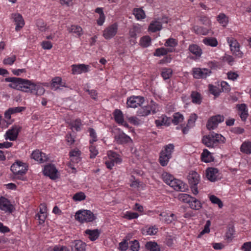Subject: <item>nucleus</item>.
I'll list each match as a JSON object with an SVG mask.
<instances>
[{
	"instance_id": "obj_1",
	"label": "nucleus",
	"mask_w": 251,
	"mask_h": 251,
	"mask_svg": "<svg viewBox=\"0 0 251 251\" xmlns=\"http://www.w3.org/2000/svg\"><path fill=\"white\" fill-rule=\"evenodd\" d=\"M5 81L11 82L8 86L25 92L30 93L37 96L44 94L45 89L40 83L35 84L31 81L20 77H7Z\"/></svg>"
},
{
	"instance_id": "obj_2",
	"label": "nucleus",
	"mask_w": 251,
	"mask_h": 251,
	"mask_svg": "<svg viewBox=\"0 0 251 251\" xmlns=\"http://www.w3.org/2000/svg\"><path fill=\"white\" fill-rule=\"evenodd\" d=\"M27 168L28 166L25 163L17 160L12 164L10 170L14 175V178L22 179V176L26 174Z\"/></svg>"
},
{
	"instance_id": "obj_3",
	"label": "nucleus",
	"mask_w": 251,
	"mask_h": 251,
	"mask_svg": "<svg viewBox=\"0 0 251 251\" xmlns=\"http://www.w3.org/2000/svg\"><path fill=\"white\" fill-rule=\"evenodd\" d=\"M174 145L173 144H169L165 146L163 150L160 152L159 162L163 166H166L170 159L172 157V154L174 150Z\"/></svg>"
},
{
	"instance_id": "obj_4",
	"label": "nucleus",
	"mask_w": 251,
	"mask_h": 251,
	"mask_svg": "<svg viewBox=\"0 0 251 251\" xmlns=\"http://www.w3.org/2000/svg\"><path fill=\"white\" fill-rule=\"evenodd\" d=\"M226 40L232 54L238 58H242L243 52L240 50L241 46L237 39L232 36H228L226 38Z\"/></svg>"
},
{
	"instance_id": "obj_5",
	"label": "nucleus",
	"mask_w": 251,
	"mask_h": 251,
	"mask_svg": "<svg viewBox=\"0 0 251 251\" xmlns=\"http://www.w3.org/2000/svg\"><path fill=\"white\" fill-rule=\"evenodd\" d=\"M75 219L83 223L92 222L96 219L94 213L90 210H82L77 211L75 215Z\"/></svg>"
},
{
	"instance_id": "obj_6",
	"label": "nucleus",
	"mask_w": 251,
	"mask_h": 251,
	"mask_svg": "<svg viewBox=\"0 0 251 251\" xmlns=\"http://www.w3.org/2000/svg\"><path fill=\"white\" fill-rule=\"evenodd\" d=\"M188 180L193 193L196 195L198 194L197 185L200 182V176L195 171L190 172L188 176Z\"/></svg>"
},
{
	"instance_id": "obj_7",
	"label": "nucleus",
	"mask_w": 251,
	"mask_h": 251,
	"mask_svg": "<svg viewBox=\"0 0 251 251\" xmlns=\"http://www.w3.org/2000/svg\"><path fill=\"white\" fill-rule=\"evenodd\" d=\"M219 134L214 132H210L207 135H205L202 139V143L207 147H213L214 145L219 142Z\"/></svg>"
},
{
	"instance_id": "obj_8",
	"label": "nucleus",
	"mask_w": 251,
	"mask_h": 251,
	"mask_svg": "<svg viewBox=\"0 0 251 251\" xmlns=\"http://www.w3.org/2000/svg\"><path fill=\"white\" fill-rule=\"evenodd\" d=\"M118 27V25L116 23L107 27L103 31V36L104 38L106 40H108L114 37L117 34Z\"/></svg>"
},
{
	"instance_id": "obj_9",
	"label": "nucleus",
	"mask_w": 251,
	"mask_h": 251,
	"mask_svg": "<svg viewBox=\"0 0 251 251\" xmlns=\"http://www.w3.org/2000/svg\"><path fill=\"white\" fill-rule=\"evenodd\" d=\"M21 129L22 127L20 126H13L10 129L6 131L5 139H8L10 141L16 140Z\"/></svg>"
},
{
	"instance_id": "obj_10",
	"label": "nucleus",
	"mask_w": 251,
	"mask_h": 251,
	"mask_svg": "<svg viewBox=\"0 0 251 251\" xmlns=\"http://www.w3.org/2000/svg\"><path fill=\"white\" fill-rule=\"evenodd\" d=\"M211 73V71L207 69L195 68L193 69V75L196 79H203L207 77Z\"/></svg>"
},
{
	"instance_id": "obj_11",
	"label": "nucleus",
	"mask_w": 251,
	"mask_h": 251,
	"mask_svg": "<svg viewBox=\"0 0 251 251\" xmlns=\"http://www.w3.org/2000/svg\"><path fill=\"white\" fill-rule=\"evenodd\" d=\"M57 170L53 164H49L45 166L44 174L50 177L51 179H55L57 178Z\"/></svg>"
},
{
	"instance_id": "obj_12",
	"label": "nucleus",
	"mask_w": 251,
	"mask_h": 251,
	"mask_svg": "<svg viewBox=\"0 0 251 251\" xmlns=\"http://www.w3.org/2000/svg\"><path fill=\"white\" fill-rule=\"evenodd\" d=\"M144 101V98L141 96H132L130 97L127 100L128 107L135 108L140 106Z\"/></svg>"
},
{
	"instance_id": "obj_13",
	"label": "nucleus",
	"mask_w": 251,
	"mask_h": 251,
	"mask_svg": "<svg viewBox=\"0 0 251 251\" xmlns=\"http://www.w3.org/2000/svg\"><path fill=\"white\" fill-rule=\"evenodd\" d=\"M0 209L5 212L12 213L14 206L7 199L1 197H0Z\"/></svg>"
},
{
	"instance_id": "obj_14",
	"label": "nucleus",
	"mask_w": 251,
	"mask_h": 251,
	"mask_svg": "<svg viewBox=\"0 0 251 251\" xmlns=\"http://www.w3.org/2000/svg\"><path fill=\"white\" fill-rule=\"evenodd\" d=\"M176 191L184 192L187 189V185L179 179L174 178L169 185Z\"/></svg>"
},
{
	"instance_id": "obj_15",
	"label": "nucleus",
	"mask_w": 251,
	"mask_h": 251,
	"mask_svg": "<svg viewBox=\"0 0 251 251\" xmlns=\"http://www.w3.org/2000/svg\"><path fill=\"white\" fill-rule=\"evenodd\" d=\"M116 143L119 144H124L132 141L130 137L124 132H121L114 137Z\"/></svg>"
},
{
	"instance_id": "obj_16",
	"label": "nucleus",
	"mask_w": 251,
	"mask_h": 251,
	"mask_svg": "<svg viewBox=\"0 0 251 251\" xmlns=\"http://www.w3.org/2000/svg\"><path fill=\"white\" fill-rule=\"evenodd\" d=\"M31 158L40 163H43L48 160V157L45 154L38 150H36L32 152Z\"/></svg>"
},
{
	"instance_id": "obj_17",
	"label": "nucleus",
	"mask_w": 251,
	"mask_h": 251,
	"mask_svg": "<svg viewBox=\"0 0 251 251\" xmlns=\"http://www.w3.org/2000/svg\"><path fill=\"white\" fill-rule=\"evenodd\" d=\"M220 123V115L211 117L208 121L206 127L208 129H213L217 127Z\"/></svg>"
},
{
	"instance_id": "obj_18",
	"label": "nucleus",
	"mask_w": 251,
	"mask_h": 251,
	"mask_svg": "<svg viewBox=\"0 0 251 251\" xmlns=\"http://www.w3.org/2000/svg\"><path fill=\"white\" fill-rule=\"evenodd\" d=\"M12 17L15 22V30L16 31L20 30L25 25V22L22 15L18 13L13 14Z\"/></svg>"
},
{
	"instance_id": "obj_19",
	"label": "nucleus",
	"mask_w": 251,
	"mask_h": 251,
	"mask_svg": "<svg viewBox=\"0 0 251 251\" xmlns=\"http://www.w3.org/2000/svg\"><path fill=\"white\" fill-rule=\"evenodd\" d=\"M86 245L81 240H75L71 245L72 251H86Z\"/></svg>"
},
{
	"instance_id": "obj_20",
	"label": "nucleus",
	"mask_w": 251,
	"mask_h": 251,
	"mask_svg": "<svg viewBox=\"0 0 251 251\" xmlns=\"http://www.w3.org/2000/svg\"><path fill=\"white\" fill-rule=\"evenodd\" d=\"M88 66L84 64H79V65H73L72 67V74H80L83 72L86 73L88 71Z\"/></svg>"
},
{
	"instance_id": "obj_21",
	"label": "nucleus",
	"mask_w": 251,
	"mask_h": 251,
	"mask_svg": "<svg viewBox=\"0 0 251 251\" xmlns=\"http://www.w3.org/2000/svg\"><path fill=\"white\" fill-rule=\"evenodd\" d=\"M238 110L239 111V115L242 120L245 121L248 118L249 114L248 108L246 105L244 103L238 104L237 105Z\"/></svg>"
},
{
	"instance_id": "obj_22",
	"label": "nucleus",
	"mask_w": 251,
	"mask_h": 251,
	"mask_svg": "<svg viewBox=\"0 0 251 251\" xmlns=\"http://www.w3.org/2000/svg\"><path fill=\"white\" fill-rule=\"evenodd\" d=\"M25 107L22 106L9 108L5 111L4 113V117L7 119H10L11 118V114L21 112L25 110Z\"/></svg>"
},
{
	"instance_id": "obj_23",
	"label": "nucleus",
	"mask_w": 251,
	"mask_h": 251,
	"mask_svg": "<svg viewBox=\"0 0 251 251\" xmlns=\"http://www.w3.org/2000/svg\"><path fill=\"white\" fill-rule=\"evenodd\" d=\"M218 173L217 168H208L206 170L205 175L208 180L215 181L216 180V174Z\"/></svg>"
},
{
	"instance_id": "obj_24",
	"label": "nucleus",
	"mask_w": 251,
	"mask_h": 251,
	"mask_svg": "<svg viewBox=\"0 0 251 251\" xmlns=\"http://www.w3.org/2000/svg\"><path fill=\"white\" fill-rule=\"evenodd\" d=\"M85 233L89 236L88 238L91 241H94L99 238L100 232L98 229L93 230L88 229L85 231Z\"/></svg>"
},
{
	"instance_id": "obj_25",
	"label": "nucleus",
	"mask_w": 251,
	"mask_h": 251,
	"mask_svg": "<svg viewBox=\"0 0 251 251\" xmlns=\"http://www.w3.org/2000/svg\"><path fill=\"white\" fill-rule=\"evenodd\" d=\"M235 230L232 224H229L226 227V231L225 234V239L228 242L231 241L234 238Z\"/></svg>"
},
{
	"instance_id": "obj_26",
	"label": "nucleus",
	"mask_w": 251,
	"mask_h": 251,
	"mask_svg": "<svg viewBox=\"0 0 251 251\" xmlns=\"http://www.w3.org/2000/svg\"><path fill=\"white\" fill-rule=\"evenodd\" d=\"M112 156L113 159L109 158V160L105 162V164L106 167L109 169H112V167L114 166V163H118L122 162V159L116 156L117 154L115 152H112Z\"/></svg>"
},
{
	"instance_id": "obj_27",
	"label": "nucleus",
	"mask_w": 251,
	"mask_h": 251,
	"mask_svg": "<svg viewBox=\"0 0 251 251\" xmlns=\"http://www.w3.org/2000/svg\"><path fill=\"white\" fill-rule=\"evenodd\" d=\"M240 151L246 154H251V141L246 140L244 141L240 147Z\"/></svg>"
},
{
	"instance_id": "obj_28",
	"label": "nucleus",
	"mask_w": 251,
	"mask_h": 251,
	"mask_svg": "<svg viewBox=\"0 0 251 251\" xmlns=\"http://www.w3.org/2000/svg\"><path fill=\"white\" fill-rule=\"evenodd\" d=\"M189 50L196 56V58H199L202 54V50L196 44H191L189 47Z\"/></svg>"
},
{
	"instance_id": "obj_29",
	"label": "nucleus",
	"mask_w": 251,
	"mask_h": 251,
	"mask_svg": "<svg viewBox=\"0 0 251 251\" xmlns=\"http://www.w3.org/2000/svg\"><path fill=\"white\" fill-rule=\"evenodd\" d=\"M162 28L161 22L159 21H152L149 26L148 30L152 32L160 30Z\"/></svg>"
},
{
	"instance_id": "obj_30",
	"label": "nucleus",
	"mask_w": 251,
	"mask_h": 251,
	"mask_svg": "<svg viewBox=\"0 0 251 251\" xmlns=\"http://www.w3.org/2000/svg\"><path fill=\"white\" fill-rule=\"evenodd\" d=\"M69 154L70 156L72 157L71 161L73 162L78 163L80 161L81 151L78 149L71 151Z\"/></svg>"
},
{
	"instance_id": "obj_31",
	"label": "nucleus",
	"mask_w": 251,
	"mask_h": 251,
	"mask_svg": "<svg viewBox=\"0 0 251 251\" xmlns=\"http://www.w3.org/2000/svg\"><path fill=\"white\" fill-rule=\"evenodd\" d=\"M159 216L163 218L162 220L167 224L171 223L173 221H175L176 219V216L173 213L169 215L165 212H162L159 214Z\"/></svg>"
},
{
	"instance_id": "obj_32",
	"label": "nucleus",
	"mask_w": 251,
	"mask_h": 251,
	"mask_svg": "<svg viewBox=\"0 0 251 251\" xmlns=\"http://www.w3.org/2000/svg\"><path fill=\"white\" fill-rule=\"evenodd\" d=\"M51 87L59 88V87H66V83L62 81V78L60 77H55L52 79Z\"/></svg>"
},
{
	"instance_id": "obj_33",
	"label": "nucleus",
	"mask_w": 251,
	"mask_h": 251,
	"mask_svg": "<svg viewBox=\"0 0 251 251\" xmlns=\"http://www.w3.org/2000/svg\"><path fill=\"white\" fill-rule=\"evenodd\" d=\"M113 116L115 122L120 124L124 123V115L121 110L116 109L113 112Z\"/></svg>"
},
{
	"instance_id": "obj_34",
	"label": "nucleus",
	"mask_w": 251,
	"mask_h": 251,
	"mask_svg": "<svg viewBox=\"0 0 251 251\" xmlns=\"http://www.w3.org/2000/svg\"><path fill=\"white\" fill-rule=\"evenodd\" d=\"M145 246V248L150 251H160L159 246L155 242H147Z\"/></svg>"
},
{
	"instance_id": "obj_35",
	"label": "nucleus",
	"mask_w": 251,
	"mask_h": 251,
	"mask_svg": "<svg viewBox=\"0 0 251 251\" xmlns=\"http://www.w3.org/2000/svg\"><path fill=\"white\" fill-rule=\"evenodd\" d=\"M201 160L205 163H209L213 161L211 153L207 150L204 149L201 154Z\"/></svg>"
},
{
	"instance_id": "obj_36",
	"label": "nucleus",
	"mask_w": 251,
	"mask_h": 251,
	"mask_svg": "<svg viewBox=\"0 0 251 251\" xmlns=\"http://www.w3.org/2000/svg\"><path fill=\"white\" fill-rule=\"evenodd\" d=\"M189 204L191 208L196 210H198L202 207L201 201L194 197L192 198Z\"/></svg>"
},
{
	"instance_id": "obj_37",
	"label": "nucleus",
	"mask_w": 251,
	"mask_h": 251,
	"mask_svg": "<svg viewBox=\"0 0 251 251\" xmlns=\"http://www.w3.org/2000/svg\"><path fill=\"white\" fill-rule=\"evenodd\" d=\"M171 122V118H168L166 116L162 115L161 117V120H156L155 124L157 126L162 125L169 126Z\"/></svg>"
},
{
	"instance_id": "obj_38",
	"label": "nucleus",
	"mask_w": 251,
	"mask_h": 251,
	"mask_svg": "<svg viewBox=\"0 0 251 251\" xmlns=\"http://www.w3.org/2000/svg\"><path fill=\"white\" fill-rule=\"evenodd\" d=\"M191 97L192 99V101L194 103L198 104H200L201 103L202 98L201 95L199 93L196 91L192 92Z\"/></svg>"
},
{
	"instance_id": "obj_39",
	"label": "nucleus",
	"mask_w": 251,
	"mask_h": 251,
	"mask_svg": "<svg viewBox=\"0 0 251 251\" xmlns=\"http://www.w3.org/2000/svg\"><path fill=\"white\" fill-rule=\"evenodd\" d=\"M184 120V117L182 114L179 112L175 113L173 115V118L171 119V121L175 125H178Z\"/></svg>"
},
{
	"instance_id": "obj_40",
	"label": "nucleus",
	"mask_w": 251,
	"mask_h": 251,
	"mask_svg": "<svg viewBox=\"0 0 251 251\" xmlns=\"http://www.w3.org/2000/svg\"><path fill=\"white\" fill-rule=\"evenodd\" d=\"M202 42L206 45L211 47H216L218 45V42L215 38L206 37L203 39Z\"/></svg>"
},
{
	"instance_id": "obj_41",
	"label": "nucleus",
	"mask_w": 251,
	"mask_h": 251,
	"mask_svg": "<svg viewBox=\"0 0 251 251\" xmlns=\"http://www.w3.org/2000/svg\"><path fill=\"white\" fill-rule=\"evenodd\" d=\"M150 114V111L149 109L148 105L145 106H141L137 111V115L138 116H146Z\"/></svg>"
},
{
	"instance_id": "obj_42",
	"label": "nucleus",
	"mask_w": 251,
	"mask_h": 251,
	"mask_svg": "<svg viewBox=\"0 0 251 251\" xmlns=\"http://www.w3.org/2000/svg\"><path fill=\"white\" fill-rule=\"evenodd\" d=\"M133 14L137 20H141L145 18V13L141 8H134Z\"/></svg>"
},
{
	"instance_id": "obj_43",
	"label": "nucleus",
	"mask_w": 251,
	"mask_h": 251,
	"mask_svg": "<svg viewBox=\"0 0 251 251\" xmlns=\"http://www.w3.org/2000/svg\"><path fill=\"white\" fill-rule=\"evenodd\" d=\"M68 30L70 33L73 32L80 36L82 34V29L78 25H72L71 27L68 28Z\"/></svg>"
},
{
	"instance_id": "obj_44",
	"label": "nucleus",
	"mask_w": 251,
	"mask_h": 251,
	"mask_svg": "<svg viewBox=\"0 0 251 251\" xmlns=\"http://www.w3.org/2000/svg\"><path fill=\"white\" fill-rule=\"evenodd\" d=\"M151 42V37L149 36H145L141 38L140 45L144 48H147L150 45Z\"/></svg>"
},
{
	"instance_id": "obj_45",
	"label": "nucleus",
	"mask_w": 251,
	"mask_h": 251,
	"mask_svg": "<svg viewBox=\"0 0 251 251\" xmlns=\"http://www.w3.org/2000/svg\"><path fill=\"white\" fill-rule=\"evenodd\" d=\"M149 109L152 114L156 113L157 111H159V107L158 104H156L155 102L151 100L150 104H148Z\"/></svg>"
},
{
	"instance_id": "obj_46",
	"label": "nucleus",
	"mask_w": 251,
	"mask_h": 251,
	"mask_svg": "<svg viewBox=\"0 0 251 251\" xmlns=\"http://www.w3.org/2000/svg\"><path fill=\"white\" fill-rule=\"evenodd\" d=\"M162 178L165 183L168 185H169V184L174 179V177L172 175L167 172H164L162 174Z\"/></svg>"
},
{
	"instance_id": "obj_47",
	"label": "nucleus",
	"mask_w": 251,
	"mask_h": 251,
	"mask_svg": "<svg viewBox=\"0 0 251 251\" xmlns=\"http://www.w3.org/2000/svg\"><path fill=\"white\" fill-rule=\"evenodd\" d=\"M130 245L129 248L132 251H138L140 249L139 242L137 240L130 241L129 242Z\"/></svg>"
},
{
	"instance_id": "obj_48",
	"label": "nucleus",
	"mask_w": 251,
	"mask_h": 251,
	"mask_svg": "<svg viewBox=\"0 0 251 251\" xmlns=\"http://www.w3.org/2000/svg\"><path fill=\"white\" fill-rule=\"evenodd\" d=\"M173 71L171 69H164L161 72V76L166 80L170 78L172 75Z\"/></svg>"
},
{
	"instance_id": "obj_49",
	"label": "nucleus",
	"mask_w": 251,
	"mask_h": 251,
	"mask_svg": "<svg viewBox=\"0 0 251 251\" xmlns=\"http://www.w3.org/2000/svg\"><path fill=\"white\" fill-rule=\"evenodd\" d=\"M208 88L210 93L213 95L215 97H218L219 96L220 90L216 86H214L212 84H209Z\"/></svg>"
},
{
	"instance_id": "obj_50",
	"label": "nucleus",
	"mask_w": 251,
	"mask_h": 251,
	"mask_svg": "<svg viewBox=\"0 0 251 251\" xmlns=\"http://www.w3.org/2000/svg\"><path fill=\"white\" fill-rule=\"evenodd\" d=\"M210 225H211L210 221L207 220L206 222L205 226H204V229L198 235V237L201 238L202 236V235H203L205 233H209L210 232L209 227H210Z\"/></svg>"
},
{
	"instance_id": "obj_51",
	"label": "nucleus",
	"mask_w": 251,
	"mask_h": 251,
	"mask_svg": "<svg viewBox=\"0 0 251 251\" xmlns=\"http://www.w3.org/2000/svg\"><path fill=\"white\" fill-rule=\"evenodd\" d=\"M168 51L171 52L172 50H169ZM168 50L167 49L164 48H161L156 49L154 53V55L156 56H160L161 55H164L167 54Z\"/></svg>"
},
{
	"instance_id": "obj_52",
	"label": "nucleus",
	"mask_w": 251,
	"mask_h": 251,
	"mask_svg": "<svg viewBox=\"0 0 251 251\" xmlns=\"http://www.w3.org/2000/svg\"><path fill=\"white\" fill-rule=\"evenodd\" d=\"M85 198L86 196L85 194L82 192L76 193L73 197V200L75 201H81L85 200Z\"/></svg>"
},
{
	"instance_id": "obj_53",
	"label": "nucleus",
	"mask_w": 251,
	"mask_h": 251,
	"mask_svg": "<svg viewBox=\"0 0 251 251\" xmlns=\"http://www.w3.org/2000/svg\"><path fill=\"white\" fill-rule=\"evenodd\" d=\"M230 91V87L229 85L226 81H222L221 82V92L222 91L228 93Z\"/></svg>"
},
{
	"instance_id": "obj_54",
	"label": "nucleus",
	"mask_w": 251,
	"mask_h": 251,
	"mask_svg": "<svg viewBox=\"0 0 251 251\" xmlns=\"http://www.w3.org/2000/svg\"><path fill=\"white\" fill-rule=\"evenodd\" d=\"M197 118L198 116L196 114H191L188 120L187 124H188V125H190L192 127H193L195 126V124Z\"/></svg>"
},
{
	"instance_id": "obj_55",
	"label": "nucleus",
	"mask_w": 251,
	"mask_h": 251,
	"mask_svg": "<svg viewBox=\"0 0 251 251\" xmlns=\"http://www.w3.org/2000/svg\"><path fill=\"white\" fill-rule=\"evenodd\" d=\"M36 25L38 29L41 31H44L46 29V24L42 19L37 20L36 21Z\"/></svg>"
},
{
	"instance_id": "obj_56",
	"label": "nucleus",
	"mask_w": 251,
	"mask_h": 251,
	"mask_svg": "<svg viewBox=\"0 0 251 251\" xmlns=\"http://www.w3.org/2000/svg\"><path fill=\"white\" fill-rule=\"evenodd\" d=\"M138 30L139 28L137 26H134L133 28L130 29L129 31V36L130 38H136Z\"/></svg>"
},
{
	"instance_id": "obj_57",
	"label": "nucleus",
	"mask_w": 251,
	"mask_h": 251,
	"mask_svg": "<svg viewBox=\"0 0 251 251\" xmlns=\"http://www.w3.org/2000/svg\"><path fill=\"white\" fill-rule=\"evenodd\" d=\"M177 45V41L174 38L168 39L165 43L166 47H175Z\"/></svg>"
},
{
	"instance_id": "obj_58",
	"label": "nucleus",
	"mask_w": 251,
	"mask_h": 251,
	"mask_svg": "<svg viewBox=\"0 0 251 251\" xmlns=\"http://www.w3.org/2000/svg\"><path fill=\"white\" fill-rule=\"evenodd\" d=\"M179 198L184 202L189 203L193 197L187 194H181L179 195Z\"/></svg>"
},
{
	"instance_id": "obj_59",
	"label": "nucleus",
	"mask_w": 251,
	"mask_h": 251,
	"mask_svg": "<svg viewBox=\"0 0 251 251\" xmlns=\"http://www.w3.org/2000/svg\"><path fill=\"white\" fill-rule=\"evenodd\" d=\"M222 60L223 62H227L230 66L232 65L234 62L233 56L227 54H225L223 57Z\"/></svg>"
},
{
	"instance_id": "obj_60",
	"label": "nucleus",
	"mask_w": 251,
	"mask_h": 251,
	"mask_svg": "<svg viewBox=\"0 0 251 251\" xmlns=\"http://www.w3.org/2000/svg\"><path fill=\"white\" fill-rule=\"evenodd\" d=\"M16 57L15 55H12L11 57L4 59L3 63L5 65H12L16 60Z\"/></svg>"
},
{
	"instance_id": "obj_61",
	"label": "nucleus",
	"mask_w": 251,
	"mask_h": 251,
	"mask_svg": "<svg viewBox=\"0 0 251 251\" xmlns=\"http://www.w3.org/2000/svg\"><path fill=\"white\" fill-rule=\"evenodd\" d=\"M138 216L139 215L137 213L127 212L126 214L125 215L124 217L127 219L131 220L136 219L138 218Z\"/></svg>"
},
{
	"instance_id": "obj_62",
	"label": "nucleus",
	"mask_w": 251,
	"mask_h": 251,
	"mask_svg": "<svg viewBox=\"0 0 251 251\" xmlns=\"http://www.w3.org/2000/svg\"><path fill=\"white\" fill-rule=\"evenodd\" d=\"M89 151L90 152V158H95L98 153V151L96 149V147L95 146H93V145H91L89 147Z\"/></svg>"
},
{
	"instance_id": "obj_63",
	"label": "nucleus",
	"mask_w": 251,
	"mask_h": 251,
	"mask_svg": "<svg viewBox=\"0 0 251 251\" xmlns=\"http://www.w3.org/2000/svg\"><path fill=\"white\" fill-rule=\"evenodd\" d=\"M228 18L225 14L221 13V25L223 27L226 26L228 23Z\"/></svg>"
},
{
	"instance_id": "obj_64",
	"label": "nucleus",
	"mask_w": 251,
	"mask_h": 251,
	"mask_svg": "<svg viewBox=\"0 0 251 251\" xmlns=\"http://www.w3.org/2000/svg\"><path fill=\"white\" fill-rule=\"evenodd\" d=\"M242 251H251V241L244 243L240 248Z\"/></svg>"
}]
</instances>
